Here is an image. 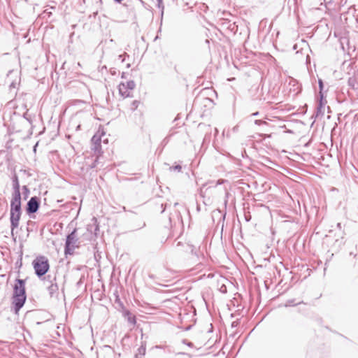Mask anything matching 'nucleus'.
<instances>
[{
  "label": "nucleus",
  "mask_w": 358,
  "mask_h": 358,
  "mask_svg": "<svg viewBox=\"0 0 358 358\" xmlns=\"http://www.w3.org/2000/svg\"><path fill=\"white\" fill-rule=\"evenodd\" d=\"M255 124L257 125H262V124H267V123L265 121L261 120H256L255 121Z\"/></svg>",
  "instance_id": "20"
},
{
  "label": "nucleus",
  "mask_w": 358,
  "mask_h": 358,
  "mask_svg": "<svg viewBox=\"0 0 358 358\" xmlns=\"http://www.w3.org/2000/svg\"><path fill=\"white\" fill-rule=\"evenodd\" d=\"M259 115V112H255L252 114V116H257Z\"/></svg>",
  "instance_id": "28"
},
{
  "label": "nucleus",
  "mask_w": 358,
  "mask_h": 358,
  "mask_svg": "<svg viewBox=\"0 0 358 358\" xmlns=\"http://www.w3.org/2000/svg\"><path fill=\"white\" fill-rule=\"evenodd\" d=\"M13 193L12 196H21L20 191V184L18 181V177L17 175H14L12 178Z\"/></svg>",
  "instance_id": "9"
},
{
  "label": "nucleus",
  "mask_w": 358,
  "mask_h": 358,
  "mask_svg": "<svg viewBox=\"0 0 358 358\" xmlns=\"http://www.w3.org/2000/svg\"><path fill=\"white\" fill-rule=\"evenodd\" d=\"M76 229H74L68 236H66L64 253L65 255H72L74 249L76 248L78 238H76Z\"/></svg>",
  "instance_id": "3"
},
{
  "label": "nucleus",
  "mask_w": 358,
  "mask_h": 358,
  "mask_svg": "<svg viewBox=\"0 0 358 358\" xmlns=\"http://www.w3.org/2000/svg\"><path fill=\"white\" fill-rule=\"evenodd\" d=\"M115 1L117 2V3H120L121 1H122L123 0H114Z\"/></svg>",
  "instance_id": "31"
},
{
  "label": "nucleus",
  "mask_w": 358,
  "mask_h": 358,
  "mask_svg": "<svg viewBox=\"0 0 358 358\" xmlns=\"http://www.w3.org/2000/svg\"><path fill=\"white\" fill-rule=\"evenodd\" d=\"M98 161L99 156H96V158L94 159L93 162L92 163V164L89 165L90 169H94L95 167H96Z\"/></svg>",
  "instance_id": "17"
},
{
  "label": "nucleus",
  "mask_w": 358,
  "mask_h": 358,
  "mask_svg": "<svg viewBox=\"0 0 358 358\" xmlns=\"http://www.w3.org/2000/svg\"><path fill=\"white\" fill-rule=\"evenodd\" d=\"M146 348L145 346L142 345L140 346L136 354H138L140 357L143 356L145 355Z\"/></svg>",
  "instance_id": "13"
},
{
  "label": "nucleus",
  "mask_w": 358,
  "mask_h": 358,
  "mask_svg": "<svg viewBox=\"0 0 358 358\" xmlns=\"http://www.w3.org/2000/svg\"><path fill=\"white\" fill-rule=\"evenodd\" d=\"M46 278L49 280L50 285L48 286V291L50 297L56 296L58 294L59 287L56 282V277L52 278L48 275Z\"/></svg>",
  "instance_id": "6"
},
{
  "label": "nucleus",
  "mask_w": 358,
  "mask_h": 358,
  "mask_svg": "<svg viewBox=\"0 0 358 358\" xmlns=\"http://www.w3.org/2000/svg\"><path fill=\"white\" fill-rule=\"evenodd\" d=\"M21 214L22 213L10 212V221L12 234H13L14 229L17 228L19 226Z\"/></svg>",
  "instance_id": "7"
},
{
  "label": "nucleus",
  "mask_w": 358,
  "mask_h": 358,
  "mask_svg": "<svg viewBox=\"0 0 358 358\" xmlns=\"http://www.w3.org/2000/svg\"><path fill=\"white\" fill-rule=\"evenodd\" d=\"M129 321L130 323L135 324L136 323V319L134 317H129Z\"/></svg>",
  "instance_id": "22"
},
{
  "label": "nucleus",
  "mask_w": 358,
  "mask_h": 358,
  "mask_svg": "<svg viewBox=\"0 0 358 358\" xmlns=\"http://www.w3.org/2000/svg\"><path fill=\"white\" fill-rule=\"evenodd\" d=\"M41 201L37 196H32L28 201L26 207V212L28 215L36 213L40 207Z\"/></svg>",
  "instance_id": "4"
},
{
  "label": "nucleus",
  "mask_w": 358,
  "mask_h": 358,
  "mask_svg": "<svg viewBox=\"0 0 358 358\" xmlns=\"http://www.w3.org/2000/svg\"><path fill=\"white\" fill-rule=\"evenodd\" d=\"M318 83H319V87H320V90H322V88H323V83H322V80L320 79Z\"/></svg>",
  "instance_id": "24"
},
{
  "label": "nucleus",
  "mask_w": 358,
  "mask_h": 358,
  "mask_svg": "<svg viewBox=\"0 0 358 358\" xmlns=\"http://www.w3.org/2000/svg\"><path fill=\"white\" fill-rule=\"evenodd\" d=\"M119 92L123 97L130 96V91L125 87L124 83H120L119 85Z\"/></svg>",
  "instance_id": "11"
},
{
  "label": "nucleus",
  "mask_w": 358,
  "mask_h": 358,
  "mask_svg": "<svg viewBox=\"0 0 358 358\" xmlns=\"http://www.w3.org/2000/svg\"><path fill=\"white\" fill-rule=\"evenodd\" d=\"M337 228H338L339 229H341L342 227H341V224L340 222L337 223Z\"/></svg>",
  "instance_id": "25"
},
{
  "label": "nucleus",
  "mask_w": 358,
  "mask_h": 358,
  "mask_svg": "<svg viewBox=\"0 0 358 358\" xmlns=\"http://www.w3.org/2000/svg\"><path fill=\"white\" fill-rule=\"evenodd\" d=\"M103 143H108V139H107V138H106V139H103Z\"/></svg>",
  "instance_id": "29"
},
{
  "label": "nucleus",
  "mask_w": 358,
  "mask_h": 358,
  "mask_svg": "<svg viewBox=\"0 0 358 358\" xmlns=\"http://www.w3.org/2000/svg\"><path fill=\"white\" fill-rule=\"evenodd\" d=\"M162 213L164 212L165 209H166V206L164 207V205L162 204Z\"/></svg>",
  "instance_id": "27"
},
{
  "label": "nucleus",
  "mask_w": 358,
  "mask_h": 358,
  "mask_svg": "<svg viewBox=\"0 0 358 358\" xmlns=\"http://www.w3.org/2000/svg\"><path fill=\"white\" fill-rule=\"evenodd\" d=\"M99 131L96 133L92 138L91 141L92 143V149L100 155L101 153V143L102 141V136H104V132L102 131L101 134L99 133Z\"/></svg>",
  "instance_id": "5"
},
{
  "label": "nucleus",
  "mask_w": 358,
  "mask_h": 358,
  "mask_svg": "<svg viewBox=\"0 0 358 358\" xmlns=\"http://www.w3.org/2000/svg\"><path fill=\"white\" fill-rule=\"evenodd\" d=\"M135 358H144V357L143 356L140 357L138 354L136 353Z\"/></svg>",
  "instance_id": "26"
},
{
  "label": "nucleus",
  "mask_w": 358,
  "mask_h": 358,
  "mask_svg": "<svg viewBox=\"0 0 358 358\" xmlns=\"http://www.w3.org/2000/svg\"><path fill=\"white\" fill-rule=\"evenodd\" d=\"M191 253H192V259H197L198 260L199 259H203V255H200L199 256V255L198 254L197 251L195 250L194 247H192Z\"/></svg>",
  "instance_id": "12"
},
{
  "label": "nucleus",
  "mask_w": 358,
  "mask_h": 358,
  "mask_svg": "<svg viewBox=\"0 0 358 358\" xmlns=\"http://www.w3.org/2000/svg\"><path fill=\"white\" fill-rule=\"evenodd\" d=\"M125 87L129 90H132L134 89L136 85L134 80H129L127 82V83H124Z\"/></svg>",
  "instance_id": "15"
},
{
  "label": "nucleus",
  "mask_w": 358,
  "mask_h": 358,
  "mask_svg": "<svg viewBox=\"0 0 358 358\" xmlns=\"http://www.w3.org/2000/svg\"><path fill=\"white\" fill-rule=\"evenodd\" d=\"M36 275L38 278L43 277L49 270L50 264L48 259L45 256L37 257L32 262Z\"/></svg>",
  "instance_id": "2"
},
{
  "label": "nucleus",
  "mask_w": 358,
  "mask_h": 358,
  "mask_svg": "<svg viewBox=\"0 0 358 358\" xmlns=\"http://www.w3.org/2000/svg\"><path fill=\"white\" fill-rule=\"evenodd\" d=\"M158 38V36H157L155 38V41H156Z\"/></svg>",
  "instance_id": "35"
},
{
  "label": "nucleus",
  "mask_w": 358,
  "mask_h": 358,
  "mask_svg": "<svg viewBox=\"0 0 358 358\" xmlns=\"http://www.w3.org/2000/svg\"><path fill=\"white\" fill-rule=\"evenodd\" d=\"M191 345H192V343H188V346H191Z\"/></svg>",
  "instance_id": "33"
},
{
  "label": "nucleus",
  "mask_w": 358,
  "mask_h": 358,
  "mask_svg": "<svg viewBox=\"0 0 358 358\" xmlns=\"http://www.w3.org/2000/svg\"><path fill=\"white\" fill-rule=\"evenodd\" d=\"M22 191H23V194L24 195V196L27 197L30 193L29 188L26 185H24L22 187Z\"/></svg>",
  "instance_id": "18"
},
{
  "label": "nucleus",
  "mask_w": 358,
  "mask_h": 358,
  "mask_svg": "<svg viewBox=\"0 0 358 358\" xmlns=\"http://www.w3.org/2000/svg\"><path fill=\"white\" fill-rule=\"evenodd\" d=\"M133 109H136L138 107V102L137 101H134L133 102Z\"/></svg>",
  "instance_id": "23"
},
{
  "label": "nucleus",
  "mask_w": 358,
  "mask_h": 358,
  "mask_svg": "<svg viewBox=\"0 0 358 358\" xmlns=\"http://www.w3.org/2000/svg\"><path fill=\"white\" fill-rule=\"evenodd\" d=\"M195 259V261H194L195 262H199L198 264H201V262H199L200 259L199 260L197 259Z\"/></svg>",
  "instance_id": "30"
},
{
  "label": "nucleus",
  "mask_w": 358,
  "mask_h": 358,
  "mask_svg": "<svg viewBox=\"0 0 358 358\" xmlns=\"http://www.w3.org/2000/svg\"><path fill=\"white\" fill-rule=\"evenodd\" d=\"M157 1H158L159 4L160 3H162V0H157Z\"/></svg>",
  "instance_id": "32"
},
{
  "label": "nucleus",
  "mask_w": 358,
  "mask_h": 358,
  "mask_svg": "<svg viewBox=\"0 0 358 358\" xmlns=\"http://www.w3.org/2000/svg\"><path fill=\"white\" fill-rule=\"evenodd\" d=\"M27 299L25 290V281L22 279H16L13 287V296L12 304L14 311L17 313L23 307Z\"/></svg>",
  "instance_id": "1"
},
{
  "label": "nucleus",
  "mask_w": 358,
  "mask_h": 358,
  "mask_svg": "<svg viewBox=\"0 0 358 358\" xmlns=\"http://www.w3.org/2000/svg\"><path fill=\"white\" fill-rule=\"evenodd\" d=\"M126 57H129V55L127 52H124L123 55H120L118 58L121 59L122 62H124Z\"/></svg>",
  "instance_id": "19"
},
{
  "label": "nucleus",
  "mask_w": 358,
  "mask_h": 358,
  "mask_svg": "<svg viewBox=\"0 0 358 358\" xmlns=\"http://www.w3.org/2000/svg\"><path fill=\"white\" fill-rule=\"evenodd\" d=\"M93 223L87 225V231L92 233L94 230V234L95 236L97 235V231H99V226L97 223V220L96 217L92 218Z\"/></svg>",
  "instance_id": "10"
},
{
  "label": "nucleus",
  "mask_w": 358,
  "mask_h": 358,
  "mask_svg": "<svg viewBox=\"0 0 358 358\" xmlns=\"http://www.w3.org/2000/svg\"><path fill=\"white\" fill-rule=\"evenodd\" d=\"M301 303H303V301L295 303L294 299H290V300L287 301L286 303L285 304V307L294 306L298 304H301Z\"/></svg>",
  "instance_id": "14"
},
{
  "label": "nucleus",
  "mask_w": 358,
  "mask_h": 358,
  "mask_svg": "<svg viewBox=\"0 0 358 358\" xmlns=\"http://www.w3.org/2000/svg\"><path fill=\"white\" fill-rule=\"evenodd\" d=\"M10 212L22 213L21 196H12Z\"/></svg>",
  "instance_id": "8"
},
{
  "label": "nucleus",
  "mask_w": 358,
  "mask_h": 358,
  "mask_svg": "<svg viewBox=\"0 0 358 358\" xmlns=\"http://www.w3.org/2000/svg\"><path fill=\"white\" fill-rule=\"evenodd\" d=\"M170 171H177V172H181L182 171V166L179 164L176 166H172L169 167Z\"/></svg>",
  "instance_id": "16"
},
{
  "label": "nucleus",
  "mask_w": 358,
  "mask_h": 358,
  "mask_svg": "<svg viewBox=\"0 0 358 358\" xmlns=\"http://www.w3.org/2000/svg\"><path fill=\"white\" fill-rule=\"evenodd\" d=\"M224 182V180H217V181L215 182V185H210V187H212V186H215V187H216V186H217L218 185H221V184H222Z\"/></svg>",
  "instance_id": "21"
},
{
  "label": "nucleus",
  "mask_w": 358,
  "mask_h": 358,
  "mask_svg": "<svg viewBox=\"0 0 358 358\" xmlns=\"http://www.w3.org/2000/svg\"><path fill=\"white\" fill-rule=\"evenodd\" d=\"M127 68H129V67H130V64H128L127 65Z\"/></svg>",
  "instance_id": "34"
}]
</instances>
